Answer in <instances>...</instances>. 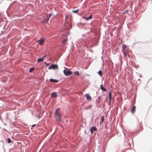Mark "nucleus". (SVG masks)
Segmentation results:
<instances>
[{"label":"nucleus","instance_id":"obj_22","mask_svg":"<svg viewBox=\"0 0 152 152\" xmlns=\"http://www.w3.org/2000/svg\"><path fill=\"white\" fill-rule=\"evenodd\" d=\"M7 141L9 143H10L11 142V140L10 138L8 139Z\"/></svg>","mask_w":152,"mask_h":152},{"label":"nucleus","instance_id":"obj_3","mask_svg":"<svg viewBox=\"0 0 152 152\" xmlns=\"http://www.w3.org/2000/svg\"><path fill=\"white\" fill-rule=\"evenodd\" d=\"M44 40V39L41 38L40 39L37 40V42H38L41 45H42V44H43Z\"/></svg>","mask_w":152,"mask_h":152},{"label":"nucleus","instance_id":"obj_17","mask_svg":"<svg viewBox=\"0 0 152 152\" xmlns=\"http://www.w3.org/2000/svg\"><path fill=\"white\" fill-rule=\"evenodd\" d=\"M74 73L75 75H77V76H78L79 75V73L78 71H76L74 72Z\"/></svg>","mask_w":152,"mask_h":152},{"label":"nucleus","instance_id":"obj_21","mask_svg":"<svg viewBox=\"0 0 152 152\" xmlns=\"http://www.w3.org/2000/svg\"><path fill=\"white\" fill-rule=\"evenodd\" d=\"M98 74L100 75H101L102 74V72L100 70L98 72Z\"/></svg>","mask_w":152,"mask_h":152},{"label":"nucleus","instance_id":"obj_7","mask_svg":"<svg viewBox=\"0 0 152 152\" xmlns=\"http://www.w3.org/2000/svg\"><path fill=\"white\" fill-rule=\"evenodd\" d=\"M135 110H136V106H134L132 108L131 110V112L133 114L135 112Z\"/></svg>","mask_w":152,"mask_h":152},{"label":"nucleus","instance_id":"obj_2","mask_svg":"<svg viewBox=\"0 0 152 152\" xmlns=\"http://www.w3.org/2000/svg\"><path fill=\"white\" fill-rule=\"evenodd\" d=\"M64 74L66 76L72 74V72L70 71L65 69L63 71Z\"/></svg>","mask_w":152,"mask_h":152},{"label":"nucleus","instance_id":"obj_24","mask_svg":"<svg viewBox=\"0 0 152 152\" xmlns=\"http://www.w3.org/2000/svg\"><path fill=\"white\" fill-rule=\"evenodd\" d=\"M48 69H53L52 66L51 65V66H50L48 67Z\"/></svg>","mask_w":152,"mask_h":152},{"label":"nucleus","instance_id":"obj_15","mask_svg":"<svg viewBox=\"0 0 152 152\" xmlns=\"http://www.w3.org/2000/svg\"><path fill=\"white\" fill-rule=\"evenodd\" d=\"M79 11V9H78L76 10H73L72 12L74 13H77Z\"/></svg>","mask_w":152,"mask_h":152},{"label":"nucleus","instance_id":"obj_27","mask_svg":"<svg viewBox=\"0 0 152 152\" xmlns=\"http://www.w3.org/2000/svg\"><path fill=\"white\" fill-rule=\"evenodd\" d=\"M51 17V14H49V16L48 18H49Z\"/></svg>","mask_w":152,"mask_h":152},{"label":"nucleus","instance_id":"obj_11","mask_svg":"<svg viewBox=\"0 0 152 152\" xmlns=\"http://www.w3.org/2000/svg\"><path fill=\"white\" fill-rule=\"evenodd\" d=\"M50 81L51 82L57 83L58 81L57 80L53 79L51 78L50 80Z\"/></svg>","mask_w":152,"mask_h":152},{"label":"nucleus","instance_id":"obj_25","mask_svg":"<svg viewBox=\"0 0 152 152\" xmlns=\"http://www.w3.org/2000/svg\"><path fill=\"white\" fill-rule=\"evenodd\" d=\"M123 53H124V55L125 56H126L125 50L123 51Z\"/></svg>","mask_w":152,"mask_h":152},{"label":"nucleus","instance_id":"obj_28","mask_svg":"<svg viewBox=\"0 0 152 152\" xmlns=\"http://www.w3.org/2000/svg\"><path fill=\"white\" fill-rule=\"evenodd\" d=\"M35 126V125H32V126Z\"/></svg>","mask_w":152,"mask_h":152},{"label":"nucleus","instance_id":"obj_18","mask_svg":"<svg viewBox=\"0 0 152 152\" xmlns=\"http://www.w3.org/2000/svg\"><path fill=\"white\" fill-rule=\"evenodd\" d=\"M67 39H64L63 41V45L66 44V41Z\"/></svg>","mask_w":152,"mask_h":152},{"label":"nucleus","instance_id":"obj_10","mask_svg":"<svg viewBox=\"0 0 152 152\" xmlns=\"http://www.w3.org/2000/svg\"><path fill=\"white\" fill-rule=\"evenodd\" d=\"M100 89L103 91L106 92V89L104 88L102 85H101L100 86Z\"/></svg>","mask_w":152,"mask_h":152},{"label":"nucleus","instance_id":"obj_20","mask_svg":"<svg viewBox=\"0 0 152 152\" xmlns=\"http://www.w3.org/2000/svg\"><path fill=\"white\" fill-rule=\"evenodd\" d=\"M34 68H31L29 70V72H32L34 70Z\"/></svg>","mask_w":152,"mask_h":152},{"label":"nucleus","instance_id":"obj_5","mask_svg":"<svg viewBox=\"0 0 152 152\" xmlns=\"http://www.w3.org/2000/svg\"><path fill=\"white\" fill-rule=\"evenodd\" d=\"M96 128L95 126H92L91 129L90 131L92 134H93L94 132L96 131Z\"/></svg>","mask_w":152,"mask_h":152},{"label":"nucleus","instance_id":"obj_4","mask_svg":"<svg viewBox=\"0 0 152 152\" xmlns=\"http://www.w3.org/2000/svg\"><path fill=\"white\" fill-rule=\"evenodd\" d=\"M85 96L86 97V99L89 100L90 101L91 100V98L90 96L88 94H86L85 95Z\"/></svg>","mask_w":152,"mask_h":152},{"label":"nucleus","instance_id":"obj_19","mask_svg":"<svg viewBox=\"0 0 152 152\" xmlns=\"http://www.w3.org/2000/svg\"><path fill=\"white\" fill-rule=\"evenodd\" d=\"M104 116H102L101 117V121L100 124H101V123H102L104 121Z\"/></svg>","mask_w":152,"mask_h":152},{"label":"nucleus","instance_id":"obj_1","mask_svg":"<svg viewBox=\"0 0 152 152\" xmlns=\"http://www.w3.org/2000/svg\"><path fill=\"white\" fill-rule=\"evenodd\" d=\"M60 109L58 108L55 112V115L56 118V120L58 121H61V115L59 113Z\"/></svg>","mask_w":152,"mask_h":152},{"label":"nucleus","instance_id":"obj_16","mask_svg":"<svg viewBox=\"0 0 152 152\" xmlns=\"http://www.w3.org/2000/svg\"><path fill=\"white\" fill-rule=\"evenodd\" d=\"M111 91H110V92L109 93V99H111Z\"/></svg>","mask_w":152,"mask_h":152},{"label":"nucleus","instance_id":"obj_26","mask_svg":"<svg viewBox=\"0 0 152 152\" xmlns=\"http://www.w3.org/2000/svg\"><path fill=\"white\" fill-rule=\"evenodd\" d=\"M111 99H109V104L110 105L111 104Z\"/></svg>","mask_w":152,"mask_h":152},{"label":"nucleus","instance_id":"obj_9","mask_svg":"<svg viewBox=\"0 0 152 152\" xmlns=\"http://www.w3.org/2000/svg\"><path fill=\"white\" fill-rule=\"evenodd\" d=\"M46 56H44L42 58H39L37 60V62H40L44 60V58Z\"/></svg>","mask_w":152,"mask_h":152},{"label":"nucleus","instance_id":"obj_23","mask_svg":"<svg viewBox=\"0 0 152 152\" xmlns=\"http://www.w3.org/2000/svg\"><path fill=\"white\" fill-rule=\"evenodd\" d=\"M91 107V106L89 105L86 107L85 109H89Z\"/></svg>","mask_w":152,"mask_h":152},{"label":"nucleus","instance_id":"obj_13","mask_svg":"<svg viewBox=\"0 0 152 152\" xmlns=\"http://www.w3.org/2000/svg\"><path fill=\"white\" fill-rule=\"evenodd\" d=\"M52 66L53 69H56V68L57 69L58 68V66L57 65L53 64L52 65Z\"/></svg>","mask_w":152,"mask_h":152},{"label":"nucleus","instance_id":"obj_8","mask_svg":"<svg viewBox=\"0 0 152 152\" xmlns=\"http://www.w3.org/2000/svg\"><path fill=\"white\" fill-rule=\"evenodd\" d=\"M92 15H91L88 18L83 17V18H84V19H86V20H88L89 19H91L92 18Z\"/></svg>","mask_w":152,"mask_h":152},{"label":"nucleus","instance_id":"obj_12","mask_svg":"<svg viewBox=\"0 0 152 152\" xmlns=\"http://www.w3.org/2000/svg\"><path fill=\"white\" fill-rule=\"evenodd\" d=\"M49 20V18H46L44 19L43 20V22L47 23L48 21Z\"/></svg>","mask_w":152,"mask_h":152},{"label":"nucleus","instance_id":"obj_29","mask_svg":"<svg viewBox=\"0 0 152 152\" xmlns=\"http://www.w3.org/2000/svg\"><path fill=\"white\" fill-rule=\"evenodd\" d=\"M67 16L66 15V18H67Z\"/></svg>","mask_w":152,"mask_h":152},{"label":"nucleus","instance_id":"obj_6","mask_svg":"<svg viewBox=\"0 0 152 152\" xmlns=\"http://www.w3.org/2000/svg\"><path fill=\"white\" fill-rule=\"evenodd\" d=\"M51 96L53 98H56L57 96L56 93L55 92H52L51 94Z\"/></svg>","mask_w":152,"mask_h":152},{"label":"nucleus","instance_id":"obj_14","mask_svg":"<svg viewBox=\"0 0 152 152\" xmlns=\"http://www.w3.org/2000/svg\"><path fill=\"white\" fill-rule=\"evenodd\" d=\"M126 45H123L122 46V48H123V51L125 50V49L126 48Z\"/></svg>","mask_w":152,"mask_h":152}]
</instances>
